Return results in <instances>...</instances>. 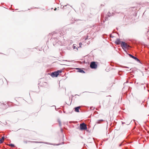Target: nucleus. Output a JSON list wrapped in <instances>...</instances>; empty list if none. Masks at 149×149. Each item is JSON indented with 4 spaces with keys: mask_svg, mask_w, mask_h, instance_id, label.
Masks as SVG:
<instances>
[{
    "mask_svg": "<svg viewBox=\"0 0 149 149\" xmlns=\"http://www.w3.org/2000/svg\"><path fill=\"white\" fill-rule=\"evenodd\" d=\"M62 71L61 70H58L51 73V75L52 77H57L60 73H61Z\"/></svg>",
    "mask_w": 149,
    "mask_h": 149,
    "instance_id": "nucleus-1",
    "label": "nucleus"
},
{
    "mask_svg": "<svg viewBox=\"0 0 149 149\" xmlns=\"http://www.w3.org/2000/svg\"><path fill=\"white\" fill-rule=\"evenodd\" d=\"M80 127L81 130H86L87 129L86 125L84 123L81 124L80 125Z\"/></svg>",
    "mask_w": 149,
    "mask_h": 149,
    "instance_id": "nucleus-2",
    "label": "nucleus"
},
{
    "mask_svg": "<svg viewBox=\"0 0 149 149\" xmlns=\"http://www.w3.org/2000/svg\"><path fill=\"white\" fill-rule=\"evenodd\" d=\"M121 46L123 48L125 49H128L130 47V46L126 43L124 42H122L121 43Z\"/></svg>",
    "mask_w": 149,
    "mask_h": 149,
    "instance_id": "nucleus-3",
    "label": "nucleus"
},
{
    "mask_svg": "<svg viewBox=\"0 0 149 149\" xmlns=\"http://www.w3.org/2000/svg\"><path fill=\"white\" fill-rule=\"evenodd\" d=\"M90 66L91 68H96L97 67V65L94 62L91 63Z\"/></svg>",
    "mask_w": 149,
    "mask_h": 149,
    "instance_id": "nucleus-4",
    "label": "nucleus"
},
{
    "mask_svg": "<svg viewBox=\"0 0 149 149\" xmlns=\"http://www.w3.org/2000/svg\"><path fill=\"white\" fill-rule=\"evenodd\" d=\"M129 55L130 56V57H131L132 58H133V59H134L136 61H139V59L137 58L132 56V55L129 54Z\"/></svg>",
    "mask_w": 149,
    "mask_h": 149,
    "instance_id": "nucleus-5",
    "label": "nucleus"
},
{
    "mask_svg": "<svg viewBox=\"0 0 149 149\" xmlns=\"http://www.w3.org/2000/svg\"><path fill=\"white\" fill-rule=\"evenodd\" d=\"M120 40L118 39H117L116 40V41L115 42V43L117 45H119L120 44Z\"/></svg>",
    "mask_w": 149,
    "mask_h": 149,
    "instance_id": "nucleus-6",
    "label": "nucleus"
},
{
    "mask_svg": "<svg viewBox=\"0 0 149 149\" xmlns=\"http://www.w3.org/2000/svg\"><path fill=\"white\" fill-rule=\"evenodd\" d=\"M77 69L78 70V72L83 73H85L84 72L83 70L78 68Z\"/></svg>",
    "mask_w": 149,
    "mask_h": 149,
    "instance_id": "nucleus-7",
    "label": "nucleus"
},
{
    "mask_svg": "<svg viewBox=\"0 0 149 149\" xmlns=\"http://www.w3.org/2000/svg\"><path fill=\"white\" fill-rule=\"evenodd\" d=\"M80 108V107H78L75 108V111L77 112H79V109Z\"/></svg>",
    "mask_w": 149,
    "mask_h": 149,
    "instance_id": "nucleus-8",
    "label": "nucleus"
},
{
    "mask_svg": "<svg viewBox=\"0 0 149 149\" xmlns=\"http://www.w3.org/2000/svg\"><path fill=\"white\" fill-rule=\"evenodd\" d=\"M103 121V120H98L97 121L96 123L97 124L100 123H101Z\"/></svg>",
    "mask_w": 149,
    "mask_h": 149,
    "instance_id": "nucleus-9",
    "label": "nucleus"
},
{
    "mask_svg": "<svg viewBox=\"0 0 149 149\" xmlns=\"http://www.w3.org/2000/svg\"><path fill=\"white\" fill-rule=\"evenodd\" d=\"M9 146H11L13 147H15V145L14 144H11V143L9 144Z\"/></svg>",
    "mask_w": 149,
    "mask_h": 149,
    "instance_id": "nucleus-10",
    "label": "nucleus"
},
{
    "mask_svg": "<svg viewBox=\"0 0 149 149\" xmlns=\"http://www.w3.org/2000/svg\"><path fill=\"white\" fill-rule=\"evenodd\" d=\"M3 142L2 139H0V144L2 143Z\"/></svg>",
    "mask_w": 149,
    "mask_h": 149,
    "instance_id": "nucleus-11",
    "label": "nucleus"
},
{
    "mask_svg": "<svg viewBox=\"0 0 149 149\" xmlns=\"http://www.w3.org/2000/svg\"><path fill=\"white\" fill-rule=\"evenodd\" d=\"M79 47H81V46L82 45V43H79Z\"/></svg>",
    "mask_w": 149,
    "mask_h": 149,
    "instance_id": "nucleus-12",
    "label": "nucleus"
},
{
    "mask_svg": "<svg viewBox=\"0 0 149 149\" xmlns=\"http://www.w3.org/2000/svg\"><path fill=\"white\" fill-rule=\"evenodd\" d=\"M35 142L36 143H43V142H38V141H36Z\"/></svg>",
    "mask_w": 149,
    "mask_h": 149,
    "instance_id": "nucleus-13",
    "label": "nucleus"
},
{
    "mask_svg": "<svg viewBox=\"0 0 149 149\" xmlns=\"http://www.w3.org/2000/svg\"><path fill=\"white\" fill-rule=\"evenodd\" d=\"M58 123H59V125L60 126H61V122H60V120H58Z\"/></svg>",
    "mask_w": 149,
    "mask_h": 149,
    "instance_id": "nucleus-14",
    "label": "nucleus"
},
{
    "mask_svg": "<svg viewBox=\"0 0 149 149\" xmlns=\"http://www.w3.org/2000/svg\"><path fill=\"white\" fill-rule=\"evenodd\" d=\"M1 139H2L3 141L4 140V137H2Z\"/></svg>",
    "mask_w": 149,
    "mask_h": 149,
    "instance_id": "nucleus-15",
    "label": "nucleus"
},
{
    "mask_svg": "<svg viewBox=\"0 0 149 149\" xmlns=\"http://www.w3.org/2000/svg\"><path fill=\"white\" fill-rule=\"evenodd\" d=\"M76 48V47L75 46H74V45H73V49H75Z\"/></svg>",
    "mask_w": 149,
    "mask_h": 149,
    "instance_id": "nucleus-16",
    "label": "nucleus"
},
{
    "mask_svg": "<svg viewBox=\"0 0 149 149\" xmlns=\"http://www.w3.org/2000/svg\"><path fill=\"white\" fill-rule=\"evenodd\" d=\"M87 39V38L85 39V40H86Z\"/></svg>",
    "mask_w": 149,
    "mask_h": 149,
    "instance_id": "nucleus-17",
    "label": "nucleus"
},
{
    "mask_svg": "<svg viewBox=\"0 0 149 149\" xmlns=\"http://www.w3.org/2000/svg\"><path fill=\"white\" fill-rule=\"evenodd\" d=\"M54 10H56V8H55Z\"/></svg>",
    "mask_w": 149,
    "mask_h": 149,
    "instance_id": "nucleus-18",
    "label": "nucleus"
}]
</instances>
